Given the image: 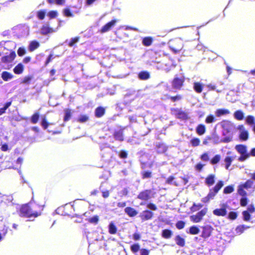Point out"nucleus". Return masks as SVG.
Segmentation results:
<instances>
[{
    "label": "nucleus",
    "instance_id": "f257e3e1",
    "mask_svg": "<svg viewBox=\"0 0 255 255\" xmlns=\"http://www.w3.org/2000/svg\"><path fill=\"white\" fill-rule=\"evenodd\" d=\"M43 205L35 203L32 199L28 204L23 205L20 209V216L26 218H36L41 215Z\"/></svg>",
    "mask_w": 255,
    "mask_h": 255
},
{
    "label": "nucleus",
    "instance_id": "f03ea898",
    "mask_svg": "<svg viewBox=\"0 0 255 255\" xmlns=\"http://www.w3.org/2000/svg\"><path fill=\"white\" fill-rule=\"evenodd\" d=\"M245 189L248 190L251 189L253 192H254L255 190V182L252 180L249 179L245 183L239 186L238 192L242 196H245L247 195V192L245 190Z\"/></svg>",
    "mask_w": 255,
    "mask_h": 255
},
{
    "label": "nucleus",
    "instance_id": "7ed1b4c3",
    "mask_svg": "<svg viewBox=\"0 0 255 255\" xmlns=\"http://www.w3.org/2000/svg\"><path fill=\"white\" fill-rule=\"evenodd\" d=\"M237 152L241 155L238 158V161L243 162L250 157V154L248 152L247 146L243 144H238L235 147Z\"/></svg>",
    "mask_w": 255,
    "mask_h": 255
},
{
    "label": "nucleus",
    "instance_id": "20e7f679",
    "mask_svg": "<svg viewBox=\"0 0 255 255\" xmlns=\"http://www.w3.org/2000/svg\"><path fill=\"white\" fill-rule=\"evenodd\" d=\"M183 44L181 39H176L173 41V43L170 45V48L174 53H178L183 48Z\"/></svg>",
    "mask_w": 255,
    "mask_h": 255
},
{
    "label": "nucleus",
    "instance_id": "39448f33",
    "mask_svg": "<svg viewBox=\"0 0 255 255\" xmlns=\"http://www.w3.org/2000/svg\"><path fill=\"white\" fill-rule=\"evenodd\" d=\"M207 208H205L200 212H198L196 215L190 216V219L194 223H199L203 219V217L206 214L207 212Z\"/></svg>",
    "mask_w": 255,
    "mask_h": 255
},
{
    "label": "nucleus",
    "instance_id": "423d86ee",
    "mask_svg": "<svg viewBox=\"0 0 255 255\" xmlns=\"http://www.w3.org/2000/svg\"><path fill=\"white\" fill-rule=\"evenodd\" d=\"M184 82V77L183 76H181L179 77H176L172 81V87L175 89H180L182 87Z\"/></svg>",
    "mask_w": 255,
    "mask_h": 255
},
{
    "label": "nucleus",
    "instance_id": "0eeeda50",
    "mask_svg": "<svg viewBox=\"0 0 255 255\" xmlns=\"http://www.w3.org/2000/svg\"><path fill=\"white\" fill-rule=\"evenodd\" d=\"M152 191L151 190H146L141 192L137 196V198L144 201H147L152 198Z\"/></svg>",
    "mask_w": 255,
    "mask_h": 255
},
{
    "label": "nucleus",
    "instance_id": "6e6552de",
    "mask_svg": "<svg viewBox=\"0 0 255 255\" xmlns=\"http://www.w3.org/2000/svg\"><path fill=\"white\" fill-rule=\"evenodd\" d=\"M238 129L239 130L240 132V139L243 141L248 140L249 138V132L245 129V127L243 125L239 126L238 127Z\"/></svg>",
    "mask_w": 255,
    "mask_h": 255
},
{
    "label": "nucleus",
    "instance_id": "1a4fd4ad",
    "mask_svg": "<svg viewBox=\"0 0 255 255\" xmlns=\"http://www.w3.org/2000/svg\"><path fill=\"white\" fill-rule=\"evenodd\" d=\"M116 22H117V20L115 19L112 20L111 21L108 22V23H107L106 25H105L104 26L102 27V28H101V29L100 30L101 32L105 33V32L108 31L109 30H110V29L112 27H113L115 25Z\"/></svg>",
    "mask_w": 255,
    "mask_h": 255
},
{
    "label": "nucleus",
    "instance_id": "9d476101",
    "mask_svg": "<svg viewBox=\"0 0 255 255\" xmlns=\"http://www.w3.org/2000/svg\"><path fill=\"white\" fill-rule=\"evenodd\" d=\"M56 31V29H53L49 27L47 24H44L40 29V32L43 35H46L48 33Z\"/></svg>",
    "mask_w": 255,
    "mask_h": 255
},
{
    "label": "nucleus",
    "instance_id": "9b49d317",
    "mask_svg": "<svg viewBox=\"0 0 255 255\" xmlns=\"http://www.w3.org/2000/svg\"><path fill=\"white\" fill-rule=\"evenodd\" d=\"M15 56V53L12 51L9 55L2 57L1 60L4 63H10L14 59Z\"/></svg>",
    "mask_w": 255,
    "mask_h": 255
},
{
    "label": "nucleus",
    "instance_id": "f8f14e48",
    "mask_svg": "<svg viewBox=\"0 0 255 255\" xmlns=\"http://www.w3.org/2000/svg\"><path fill=\"white\" fill-rule=\"evenodd\" d=\"M222 127L226 131L227 133L230 132L234 128L233 124L229 121L223 122Z\"/></svg>",
    "mask_w": 255,
    "mask_h": 255
},
{
    "label": "nucleus",
    "instance_id": "ddd939ff",
    "mask_svg": "<svg viewBox=\"0 0 255 255\" xmlns=\"http://www.w3.org/2000/svg\"><path fill=\"white\" fill-rule=\"evenodd\" d=\"M153 213L148 210L143 211L140 214V217L142 220H148L150 219L153 216Z\"/></svg>",
    "mask_w": 255,
    "mask_h": 255
},
{
    "label": "nucleus",
    "instance_id": "4468645a",
    "mask_svg": "<svg viewBox=\"0 0 255 255\" xmlns=\"http://www.w3.org/2000/svg\"><path fill=\"white\" fill-rule=\"evenodd\" d=\"M236 156H226L224 160L225 167L226 169L228 170L229 167L231 165L232 162L234 160Z\"/></svg>",
    "mask_w": 255,
    "mask_h": 255
},
{
    "label": "nucleus",
    "instance_id": "2eb2a0df",
    "mask_svg": "<svg viewBox=\"0 0 255 255\" xmlns=\"http://www.w3.org/2000/svg\"><path fill=\"white\" fill-rule=\"evenodd\" d=\"M213 214L218 216H225L227 214L226 208L223 207L221 209H216L213 212Z\"/></svg>",
    "mask_w": 255,
    "mask_h": 255
},
{
    "label": "nucleus",
    "instance_id": "dca6fc26",
    "mask_svg": "<svg viewBox=\"0 0 255 255\" xmlns=\"http://www.w3.org/2000/svg\"><path fill=\"white\" fill-rule=\"evenodd\" d=\"M125 213L129 217L135 216L138 212L133 208L131 207H127L125 209Z\"/></svg>",
    "mask_w": 255,
    "mask_h": 255
},
{
    "label": "nucleus",
    "instance_id": "f3484780",
    "mask_svg": "<svg viewBox=\"0 0 255 255\" xmlns=\"http://www.w3.org/2000/svg\"><path fill=\"white\" fill-rule=\"evenodd\" d=\"M204 85L200 82H194L193 84V89L198 93L202 92Z\"/></svg>",
    "mask_w": 255,
    "mask_h": 255
},
{
    "label": "nucleus",
    "instance_id": "a211bd4d",
    "mask_svg": "<svg viewBox=\"0 0 255 255\" xmlns=\"http://www.w3.org/2000/svg\"><path fill=\"white\" fill-rule=\"evenodd\" d=\"M108 231L110 234L112 235H114L117 233V228L116 225L113 222H110L109 225Z\"/></svg>",
    "mask_w": 255,
    "mask_h": 255
},
{
    "label": "nucleus",
    "instance_id": "6ab92c4d",
    "mask_svg": "<svg viewBox=\"0 0 255 255\" xmlns=\"http://www.w3.org/2000/svg\"><path fill=\"white\" fill-rule=\"evenodd\" d=\"M13 77V75L8 72L4 71L1 73V78L5 81H8Z\"/></svg>",
    "mask_w": 255,
    "mask_h": 255
},
{
    "label": "nucleus",
    "instance_id": "aec40b11",
    "mask_svg": "<svg viewBox=\"0 0 255 255\" xmlns=\"http://www.w3.org/2000/svg\"><path fill=\"white\" fill-rule=\"evenodd\" d=\"M23 65L22 64L19 63L14 67L13 69V72L16 74H20L23 72Z\"/></svg>",
    "mask_w": 255,
    "mask_h": 255
},
{
    "label": "nucleus",
    "instance_id": "412c9836",
    "mask_svg": "<svg viewBox=\"0 0 255 255\" xmlns=\"http://www.w3.org/2000/svg\"><path fill=\"white\" fill-rule=\"evenodd\" d=\"M211 228L210 227H205L203 228L202 232V237L204 238L209 237L211 235Z\"/></svg>",
    "mask_w": 255,
    "mask_h": 255
},
{
    "label": "nucleus",
    "instance_id": "4be33fe9",
    "mask_svg": "<svg viewBox=\"0 0 255 255\" xmlns=\"http://www.w3.org/2000/svg\"><path fill=\"white\" fill-rule=\"evenodd\" d=\"M230 111L227 109H218L216 112L215 114L217 117H221L223 115H226L230 114Z\"/></svg>",
    "mask_w": 255,
    "mask_h": 255
},
{
    "label": "nucleus",
    "instance_id": "5701e85b",
    "mask_svg": "<svg viewBox=\"0 0 255 255\" xmlns=\"http://www.w3.org/2000/svg\"><path fill=\"white\" fill-rule=\"evenodd\" d=\"M39 46V43L36 41H31L28 47V50L30 51H33Z\"/></svg>",
    "mask_w": 255,
    "mask_h": 255
},
{
    "label": "nucleus",
    "instance_id": "b1692460",
    "mask_svg": "<svg viewBox=\"0 0 255 255\" xmlns=\"http://www.w3.org/2000/svg\"><path fill=\"white\" fill-rule=\"evenodd\" d=\"M214 178H215V176L213 175H210L208 176L206 179V183L208 186L212 185L214 183V182H215Z\"/></svg>",
    "mask_w": 255,
    "mask_h": 255
},
{
    "label": "nucleus",
    "instance_id": "393cba45",
    "mask_svg": "<svg viewBox=\"0 0 255 255\" xmlns=\"http://www.w3.org/2000/svg\"><path fill=\"white\" fill-rule=\"evenodd\" d=\"M196 132L199 135H202L205 132V127L203 125H199L196 128Z\"/></svg>",
    "mask_w": 255,
    "mask_h": 255
},
{
    "label": "nucleus",
    "instance_id": "a878e982",
    "mask_svg": "<svg viewBox=\"0 0 255 255\" xmlns=\"http://www.w3.org/2000/svg\"><path fill=\"white\" fill-rule=\"evenodd\" d=\"M249 228V227L248 226H247L246 225H241V226H238L236 229V233L238 234H242V233H243V232L248 229Z\"/></svg>",
    "mask_w": 255,
    "mask_h": 255
},
{
    "label": "nucleus",
    "instance_id": "bb28decb",
    "mask_svg": "<svg viewBox=\"0 0 255 255\" xmlns=\"http://www.w3.org/2000/svg\"><path fill=\"white\" fill-rule=\"evenodd\" d=\"M172 235V232L167 229H165L162 231V236L163 238L166 239H169L171 238Z\"/></svg>",
    "mask_w": 255,
    "mask_h": 255
},
{
    "label": "nucleus",
    "instance_id": "cd10ccee",
    "mask_svg": "<svg viewBox=\"0 0 255 255\" xmlns=\"http://www.w3.org/2000/svg\"><path fill=\"white\" fill-rule=\"evenodd\" d=\"M234 117L238 120H242L244 118V113L241 111H237L234 113Z\"/></svg>",
    "mask_w": 255,
    "mask_h": 255
},
{
    "label": "nucleus",
    "instance_id": "c85d7f7f",
    "mask_svg": "<svg viewBox=\"0 0 255 255\" xmlns=\"http://www.w3.org/2000/svg\"><path fill=\"white\" fill-rule=\"evenodd\" d=\"M105 113V109L102 107H99L96 109L95 111L96 116L97 117H102Z\"/></svg>",
    "mask_w": 255,
    "mask_h": 255
},
{
    "label": "nucleus",
    "instance_id": "c756f323",
    "mask_svg": "<svg viewBox=\"0 0 255 255\" xmlns=\"http://www.w3.org/2000/svg\"><path fill=\"white\" fill-rule=\"evenodd\" d=\"M200 230L196 226H192L189 228V233L191 235H197L199 233Z\"/></svg>",
    "mask_w": 255,
    "mask_h": 255
},
{
    "label": "nucleus",
    "instance_id": "7c9ffc66",
    "mask_svg": "<svg viewBox=\"0 0 255 255\" xmlns=\"http://www.w3.org/2000/svg\"><path fill=\"white\" fill-rule=\"evenodd\" d=\"M138 77L141 80H147L149 78V74L147 72H141L138 74Z\"/></svg>",
    "mask_w": 255,
    "mask_h": 255
},
{
    "label": "nucleus",
    "instance_id": "2f4dec72",
    "mask_svg": "<svg viewBox=\"0 0 255 255\" xmlns=\"http://www.w3.org/2000/svg\"><path fill=\"white\" fill-rule=\"evenodd\" d=\"M175 241H176V244L178 245H179L181 247H183L184 246V244H185L184 239L182 238L180 236H176V238H175Z\"/></svg>",
    "mask_w": 255,
    "mask_h": 255
},
{
    "label": "nucleus",
    "instance_id": "473e14b6",
    "mask_svg": "<svg viewBox=\"0 0 255 255\" xmlns=\"http://www.w3.org/2000/svg\"><path fill=\"white\" fill-rule=\"evenodd\" d=\"M152 42V38L150 37H147L143 38L142 43L144 45L148 46H150Z\"/></svg>",
    "mask_w": 255,
    "mask_h": 255
},
{
    "label": "nucleus",
    "instance_id": "72a5a7b5",
    "mask_svg": "<svg viewBox=\"0 0 255 255\" xmlns=\"http://www.w3.org/2000/svg\"><path fill=\"white\" fill-rule=\"evenodd\" d=\"M203 207V205L201 204H195L194 203L193 206L191 208V210L192 212H195L196 211L199 210Z\"/></svg>",
    "mask_w": 255,
    "mask_h": 255
},
{
    "label": "nucleus",
    "instance_id": "f704fd0d",
    "mask_svg": "<svg viewBox=\"0 0 255 255\" xmlns=\"http://www.w3.org/2000/svg\"><path fill=\"white\" fill-rule=\"evenodd\" d=\"M1 233H0V241L2 240L4 237L6 235L7 232V228L5 227V225H3V228L2 230H0Z\"/></svg>",
    "mask_w": 255,
    "mask_h": 255
},
{
    "label": "nucleus",
    "instance_id": "c9c22d12",
    "mask_svg": "<svg viewBox=\"0 0 255 255\" xmlns=\"http://www.w3.org/2000/svg\"><path fill=\"white\" fill-rule=\"evenodd\" d=\"M10 102L6 103L3 108L0 109V116L5 112L6 110L11 105Z\"/></svg>",
    "mask_w": 255,
    "mask_h": 255
},
{
    "label": "nucleus",
    "instance_id": "e433bc0d",
    "mask_svg": "<svg viewBox=\"0 0 255 255\" xmlns=\"http://www.w3.org/2000/svg\"><path fill=\"white\" fill-rule=\"evenodd\" d=\"M65 116H64V121H68L70 120L71 116V111L68 109H66L64 111Z\"/></svg>",
    "mask_w": 255,
    "mask_h": 255
},
{
    "label": "nucleus",
    "instance_id": "4c0bfd02",
    "mask_svg": "<svg viewBox=\"0 0 255 255\" xmlns=\"http://www.w3.org/2000/svg\"><path fill=\"white\" fill-rule=\"evenodd\" d=\"M114 135L116 139L119 140H123V132L122 131H118L116 132Z\"/></svg>",
    "mask_w": 255,
    "mask_h": 255
},
{
    "label": "nucleus",
    "instance_id": "58836bf2",
    "mask_svg": "<svg viewBox=\"0 0 255 255\" xmlns=\"http://www.w3.org/2000/svg\"><path fill=\"white\" fill-rule=\"evenodd\" d=\"M255 119L252 116H248L246 118V122L248 124L251 125L254 124Z\"/></svg>",
    "mask_w": 255,
    "mask_h": 255
},
{
    "label": "nucleus",
    "instance_id": "ea45409f",
    "mask_svg": "<svg viewBox=\"0 0 255 255\" xmlns=\"http://www.w3.org/2000/svg\"><path fill=\"white\" fill-rule=\"evenodd\" d=\"M200 140L198 138H193L190 140V143L193 146H197L199 145Z\"/></svg>",
    "mask_w": 255,
    "mask_h": 255
},
{
    "label": "nucleus",
    "instance_id": "a19ab883",
    "mask_svg": "<svg viewBox=\"0 0 255 255\" xmlns=\"http://www.w3.org/2000/svg\"><path fill=\"white\" fill-rule=\"evenodd\" d=\"M49 3H56L58 5H63L65 2V0H47Z\"/></svg>",
    "mask_w": 255,
    "mask_h": 255
},
{
    "label": "nucleus",
    "instance_id": "79ce46f5",
    "mask_svg": "<svg viewBox=\"0 0 255 255\" xmlns=\"http://www.w3.org/2000/svg\"><path fill=\"white\" fill-rule=\"evenodd\" d=\"M221 159L220 155H216L211 160V163L212 164H215L218 163Z\"/></svg>",
    "mask_w": 255,
    "mask_h": 255
},
{
    "label": "nucleus",
    "instance_id": "37998d69",
    "mask_svg": "<svg viewBox=\"0 0 255 255\" xmlns=\"http://www.w3.org/2000/svg\"><path fill=\"white\" fill-rule=\"evenodd\" d=\"M223 185V182L221 181H219L213 188L214 190L215 191V192L218 193V192L220 190Z\"/></svg>",
    "mask_w": 255,
    "mask_h": 255
},
{
    "label": "nucleus",
    "instance_id": "c03bdc74",
    "mask_svg": "<svg viewBox=\"0 0 255 255\" xmlns=\"http://www.w3.org/2000/svg\"><path fill=\"white\" fill-rule=\"evenodd\" d=\"M88 117L87 115H81L78 118V121L81 123H84L88 120Z\"/></svg>",
    "mask_w": 255,
    "mask_h": 255
},
{
    "label": "nucleus",
    "instance_id": "a18cd8bd",
    "mask_svg": "<svg viewBox=\"0 0 255 255\" xmlns=\"http://www.w3.org/2000/svg\"><path fill=\"white\" fill-rule=\"evenodd\" d=\"M234 187L233 186H228L226 187L224 189V193L225 194H229L233 192Z\"/></svg>",
    "mask_w": 255,
    "mask_h": 255
},
{
    "label": "nucleus",
    "instance_id": "49530a36",
    "mask_svg": "<svg viewBox=\"0 0 255 255\" xmlns=\"http://www.w3.org/2000/svg\"><path fill=\"white\" fill-rule=\"evenodd\" d=\"M215 121V118L212 115H209L208 116L206 120H205V122L207 123V124H211V123H213Z\"/></svg>",
    "mask_w": 255,
    "mask_h": 255
},
{
    "label": "nucleus",
    "instance_id": "de8ad7c7",
    "mask_svg": "<svg viewBox=\"0 0 255 255\" xmlns=\"http://www.w3.org/2000/svg\"><path fill=\"white\" fill-rule=\"evenodd\" d=\"M243 215L244 220L246 221H248L250 219V214L248 211H245L243 212Z\"/></svg>",
    "mask_w": 255,
    "mask_h": 255
},
{
    "label": "nucleus",
    "instance_id": "09e8293b",
    "mask_svg": "<svg viewBox=\"0 0 255 255\" xmlns=\"http://www.w3.org/2000/svg\"><path fill=\"white\" fill-rule=\"evenodd\" d=\"M131 250L133 253H136L139 250V246L138 244H134L130 247Z\"/></svg>",
    "mask_w": 255,
    "mask_h": 255
},
{
    "label": "nucleus",
    "instance_id": "8fccbe9b",
    "mask_svg": "<svg viewBox=\"0 0 255 255\" xmlns=\"http://www.w3.org/2000/svg\"><path fill=\"white\" fill-rule=\"evenodd\" d=\"M38 119L39 114L37 113H35L32 116L31 118V122L33 124H36L38 122Z\"/></svg>",
    "mask_w": 255,
    "mask_h": 255
},
{
    "label": "nucleus",
    "instance_id": "3c124183",
    "mask_svg": "<svg viewBox=\"0 0 255 255\" xmlns=\"http://www.w3.org/2000/svg\"><path fill=\"white\" fill-rule=\"evenodd\" d=\"M45 15V11L40 10L37 12V16L40 19H43Z\"/></svg>",
    "mask_w": 255,
    "mask_h": 255
},
{
    "label": "nucleus",
    "instance_id": "603ef678",
    "mask_svg": "<svg viewBox=\"0 0 255 255\" xmlns=\"http://www.w3.org/2000/svg\"><path fill=\"white\" fill-rule=\"evenodd\" d=\"M91 223L97 224L99 221V217L97 215L93 216L89 220Z\"/></svg>",
    "mask_w": 255,
    "mask_h": 255
},
{
    "label": "nucleus",
    "instance_id": "864d4df0",
    "mask_svg": "<svg viewBox=\"0 0 255 255\" xmlns=\"http://www.w3.org/2000/svg\"><path fill=\"white\" fill-rule=\"evenodd\" d=\"M248 203V199L245 196H242V198L240 200V204L242 206H245Z\"/></svg>",
    "mask_w": 255,
    "mask_h": 255
},
{
    "label": "nucleus",
    "instance_id": "5fc2aeb1",
    "mask_svg": "<svg viewBox=\"0 0 255 255\" xmlns=\"http://www.w3.org/2000/svg\"><path fill=\"white\" fill-rule=\"evenodd\" d=\"M174 177L173 176H170L169 177L167 180H166V182L168 183V184H173V185H175L176 186H177V184L176 183V182H173V180H174Z\"/></svg>",
    "mask_w": 255,
    "mask_h": 255
},
{
    "label": "nucleus",
    "instance_id": "6e6d98bb",
    "mask_svg": "<svg viewBox=\"0 0 255 255\" xmlns=\"http://www.w3.org/2000/svg\"><path fill=\"white\" fill-rule=\"evenodd\" d=\"M31 79L32 77L26 76L22 79L21 83L29 84Z\"/></svg>",
    "mask_w": 255,
    "mask_h": 255
},
{
    "label": "nucleus",
    "instance_id": "4d7b16f0",
    "mask_svg": "<svg viewBox=\"0 0 255 255\" xmlns=\"http://www.w3.org/2000/svg\"><path fill=\"white\" fill-rule=\"evenodd\" d=\"M228 217L231 220H235L237 217V214L235 212H231L229 213Z\"/></svg>",
    "mask_w": 255,
    "mask_h": 255
},
{
    "label": "nucleus",
    "instance_id": "13d9d810",
    "mask_svg": "<svg viewBox=\"0 0 255 255\" xmlns=\"http://www.w3.org/2000/svg\"><path fill=\"white\" fill-rule=\"evenodd\" d=\"M232 137L231 136H227L225 138H224L223 139H221L219 141H217L216 143H218L219 142H230L232 140Z\"/></svg>",
    "mask_w": 255,
    "mask_h": 255
},
{
    "label": "nucleus",
    "instance_id": "bf43d9fd",
    "mask_svg": "<svg viewBox=\"0 0 255 255\" xmlns=\"http://www.w3.org/2000/svg\"><path fill=\"white\" fill-rule=\"evenodd\" d=\"M185 223L183 221H179L176 223V226L178 229H182L184 227Z\"/></svg>",
    "mask_w": 255,
    "mask_h": 255
},
{
    "label": "nucleus",
    "instance_id": "052dcab7",
    "mask_svg": "<svg viewBox=\"0 0 255 255\" xmlns=\"http://www.w3.org/2000/svg\"><path fill=\"white\" fill-rule=\"evenodd\" d=\"M57 12L56 11H51L48 12L47 15L50 18H53L56 17Z\"/></svg>",
    "mask_w": 255,
    "mask_h": 255
},
{
    "label": "nucleus",
    "instance_id": "680f3d73",
    "mask_svg": "<svg viewBox=\"0 0 255 255\" xmlns=\"http://www.w3.org/2000/svg\"><path fill=\"white\" fill-rule=\"evenodd\" d=\"M217 193V192H215V191L214 190V189H212L210 190V192L208 194V196L211 199H213L215 195Z\"/></svg>",
    "mask_w": 255,
    "mask_h": 255
},
{
    "label": "nucleus",
    "instance_id": "e2e57ef3",
    "mask_svg": "<svg viewBox=\"0 0 255 255\" xmlns=\"http://www.w3.org/2000/svg\"><path fill=\"white\" fill-rule=\"evenodd\" d=\"M25 53V50L24 48L20 47L17 50V54L19 56H23Z\"/></svg>",
    "mask_w": 255,
    "mask_h": 255
},
{
    "label": "nucleus",
    "instance_id": "0e129e2a",
    "mask_svg": "<svg viewBox=\"0 0 255 255\" xmlns=\"http://www.w3.org/2000/svg\"><path fill=\"white\" fill-rule=\"evenodd\" d=\"M49 124L48 123H47V122L46 121V119L45 118H44L43 119H42V121L41 122V126L42 127L44 128V129H46L48 126Z\"/></svg>",
    "mask_w": 255,
    "mask_h": 255
},
{
    "label": "nucleus",
    "instance_id": "69168bd1",
    "mask_svg": "<svg viewBox=\"0 0 255 255\" xmlns=\"http://www.w3.org/2000/svg\"><path fill=\"white\" fill-rule=\"evenodd\" d=\"M201 159L202 160L204 161H207L209 160V156L207 153H204L201 156Z\"/></svg>",
    "mask_w": 255,
    "mask_h": 255
},
{
    "label": "nucleus",
    "instance_id": "338daca9",
    "mask_svg": "<svg viewBox=\"0 0 255 255\" xmlns=\"http://www.w3.org/2000/svg\"><path fill=\"white\" fill-rule=\"evenodd\" d=\"M147 207L148 208L151 210L155 211L157 210V207L155 205L152 203H149L147 205Z\"/></svg>",
    "mask_w": 255,
    "mask_h": 255
},
{
    "label": "nucleus",
    "instance_id": "774afa93",
    "mask_svg": "<svg viewBox=\"0 0 255 255\" xmlns=\"http://www.w3.org/2000/svg\"><path fill=\"white\" fill-rule=\"evenodd\" d=\"M128 193V190L127 188H124L119 193L120 196H126Z\"/></svg>",
    "mask_w": 255,
    "mask_h": 255
}]
</instances>
